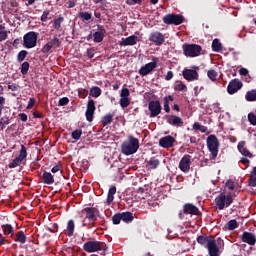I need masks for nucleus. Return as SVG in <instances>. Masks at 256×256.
I'll list each match as a JSON object with an SVG mask.
<instances>
[{
  "label": "nucleus",
  "mask_w": 256,
  "mask_h": 256,
  "mask_svg": "<svg viewBox=\"0 0 256 256\" xmlns=\"http://www.w3.org/2000/svg\"><path fill=\"white\" fill-rule=\"evenodd\" d=\"M211 239L205 237V236H199L197 238V242L200 244V245H206V247H208V244H209V241Z\"/></svg>",
  "instance_id": "obj_41"
},
{
  "label": "nucleus",
  "mask_w": 256,
  "mask_h": 256,
  "mask_svg": "<svg viewBox=\"0 0 256 256\" xmlns=\"http://www.w3.org/2000/svg\"><path fill=\"white\" fill-rule=\"evenodd\" d=\"M37 38L38 35L36 32H28L23 37V45L25 49H33V47H37Z\"/></svg>",
  "instance_id": "obj_4"
},
{
  "label": "nucleus",
  "mask_w": 256,
  "mask_h": 256,
  "mask_svg": "<svg viewBox=\"0 0 256 256\" xmlns=\"http://www.w3.org/2000/svg\"><path fill=\"white\" fill-rule=\"evenodd\" d=\"M237 149H238L239 153H241V155H243L244 157H248L249 159L253 158V154L251 152H249L247 147H245V141L239 142Z\"/></svg>",
  "instance_id": "obj_22"
},
{
  "label": "nucleus",
  "mask_w": 256,
  "mask_h": 256,
  "mask_svg": "<svg viewBox=\"0 0 256 256\" xmlns=\"http://www.w3.org/2000/svg\"><path fill=\"white\" fill-rule=\"evenodd\" d=\"M90 96L91 97H101V88L94 86L90 89Z\"/></svg>",
  "instance_id": "obj_32"
},
{
  "label": "nucleus",
  "mask_w": 256,
  "mask_h": 256,
  "mask_svg": "<svg viewBox=\"0 0 256 256\" xmlns=\"http://www.w3.org/2000/svg\"><path fill=\"white\" fill-rule=\"evenodd\" d=\"M27 159V148L24 145H21V150L19 155L9 164V169H15V167H19L23 161Z\"/></svg>",
  "instance_id": "obj_8"
},
{
  "label": "nucleus",
  "mask_w": 256,
  "mask_h": 256,
  "mask_svg": "<svg viewBox=\"0 0 256 256\" xmlns=\"http://www.w3.org/2000/svg\"><path fill=\"white\" fill-rule=\"evenodd\" d=\"M148 165L150 169H157V167H159V160L152 158L149 160Z\"/></svg>",
  "instance_id": "obj_42"
},
{
  "label": "nucleus",
  "mask_w": 256,
  "mask_h": 256,
  "mask_svg": "<svg viewBox=\"0 0 256 256\" xmlns=\"http://www.w3.org/2000/svg\"><path fill=\"white\" fill-rule=\"evenodd\" d=\"M130 92L127 88H123L120 92V107L122 109H127L131 105V98H129Z\"/></svg>",
  "instance_id": "obj_10"
},
{
  "label": "nucleus",
  "mask_w": 256,
  "mask_h": 256,
  "mask_svg": "<svg viewBox=\"0 0 256 256\" xmlns=\"http://www.w3.org/2000/svg\"><path fill=\"white\" fill-rule=\"evenodd\" d=\"M183 51L186 57H199L201 55V46L197 44H184Z\"/></svg>",
  "instance_id": "obj_5"
},
{
  "label": "nucleus",
  "mask_w": 256,
  "mask_h": 256,
  "mask_svg": "<svg viewBox=\"0 0 256 256\" xmlns=\"http://www.w3.org/2000/svg\"><path fill=\"white\" fill-rule=\"evenodd\" d=\"M179 169L183 173H189V170L191 169V156L189 154L182 157L179 162Z\"/></svg>",
  "instance_id": "obj_13"
},
{
  "label": "nucleus",
  "mask_w": 256,
  "mask_h": 256,
  "mask_svg": "<svg viewBox=\"0 0 256 256\" xmlns=\"http://www.w3.org/2000/svg\"><path fill=\"white\" fill-rule=\"evenodd\" d=\"M63 21H64V18L62 16L55 19L53 24L54 29H57V30L61 29V23H63Z\"/></svg>",
  "instance_id": "obj_43"
},
{
  "label": "nucleus",
  "mask_w": 256,
  "mask_h": 256,
  "mask_svg": "<svg viewBox=\"0 0 256 256\" xmlns=\"http://www.w3.org/2000/svg\"><path fill=\"white\" fill-rule=\"evenodd\" d=\"M81 135H83V130L77 129L72 132V139L75 141H79L81 139Z\"/></svg>",
  "instance_id": "obj_39"
},
{
  "label": "nucleus",
  "mask_w": 256,
  "mask_h": 256,
  "mask_svg": "<svg viewBox=\"0 0 256 256\" xmlns=\"http://www.w3.org/2000/svg\"><path fill=\"white\" fill-rule=\"evenodd\" d=\"M105 37V33L98 31L94 33V41L95 43H101L103 41V38Z\"/></svg>",
  "instance_id": "obj_36"
},
{
  "label": "nucleus",
  "mask_w": 256,
  "mask_h": 256,
  "mask_svg": "<svg viewBox=\"0 0 256 256\" xmlns=\"http://www.w3.org/2000/svg\"><path fill=\"white\" fill-rule=\"evenodd\" d=\"M137 197L140 199H145V197H147V192H145L143 188H139L137 191Z\"/></svg>",
  "instance_id": "obj_54"
},
{
  "label": "nucleus",
  "mask_w": 256,
  "mask_h": 256,
  "mask_svg": "<svg viewBox=\"0 0 256 256\" xmlns=\"http://www.w3.org/2000/svg\"><path fill=\"white\" fill-rule=\"evenodd\" d=\"M53 49V46L48 42L42 48V53H49Z\"/></svg>",
  "instance_id": "obj_55"
},
{
  "label": "nucleus",
  "mask_w": 256,
  "mask_h": 256,
  "mask_svg": "<svg viewBox=\"0 0 256 256\" xmlns=\"http://www.w3.org/2000/svg\"><path fill=\"white\" fill-rule=\"evenodd\" d=\"M239 73H240L241 75H243V76H247V75H249V70H247L246 68H241V69L239 70Z\"/></svg>",
  "instance_id": "obj_64"
},
{
  "label": "nucleus",
  "mask_w": 256,
  "mask_h": 256,
  "mask_svg": "<svg viewBox=\"0 0 256 256\" xmlns=\"http://www.w3.org/2000/svg\"><path fill=\"white\" fill-rule=\"evenodd\" d=\"M194 131H201V133H207V127L201 125L199 122L193 124Z\"/></svg>",
  "instance_id": "obj_35"
},
{
  "label": "nucleus",
  "mask_w": 256,
  "mask_h": 256,
  "mask_svg": "<svg viewBox=\"0 0 256 256\" xmlns=\"http://www.w3.org/2000/svg\"><path fill=\"white\" fill-rule=\"evenodd\" d=\"M167 123L173 127H183V119L176 115L168 116Z\"/></svg>",
  "instance_id": "obj_19"
},
{
  "label": "nucleus",
  "mask_w": 256,
  "mask_h": 256,
  "mask_svg": "<svg viewBox=\"0 0 256 256\" xmlns=\"http://www.w3.org/2000/svg\"><path fill=\"white\" fill-rule=\"evenodd\" d=\"M175 143V138L173 136H165L159 140L160 147H164V149H169Z\"/></svg>",
  "instance_id": "obj_20"
},
{
  "label": "nucleus",
  "mask_w": 256,
  "mask_h": 256,
  "mask_svg": "<svg viewBox=\"0 0 256 256\" xmlns=\"http://www.w3.org/2000/svg\"><path fill=\"white\" fill-rule=\"evenodd\" d=\"M212 109L215 113H219V111H221V107H220V104L219 103H214L212 105Z\"/></svg>",
  "instance_id": "obj_60"
},
{
  "label": "nucleus",
  "mask_w": 256,
  "mask_h": 256,
  "mask_svg": "<svg viewBox=\"0 0 256 256\" xmlns=\"http://www.w3.org/2000/svg\"><path fill=\"white\" fill-rule=\"evenodd\" d=\"M149 41L157 46L163 45L165 43V35L159 31L152 32L149 35Z\"/></svg>",
  "instance_id": "obj_11"
},
{
  "label": "nucleus",
  "mask_w": 256,
  "mask_h": 256,
  "mask_svg": "<svg viewBox=\"0 0 256 256\" xmlns=\"http://www.w3.org/2000/svg\"><path fill=\"white\" fill-rule=\"evenodd\" d=\"M102 123L104 125H111V123H113V114H106L102 119Z\"/></svg>",
  "instance_id": "obj_37"
},
{
  "label": "nucleus",
  "mask_w": 256,
  "mask_h": 256,
  "mask_svg": "<svg viewBox=\"0 0 256 256\" xmlns=\"http://www.w3.org/2000/svg\"><path fill=\"white\" fill-rule=\"evenodd\" d=\"M184 211L186 213H189L190 215H198L199 214V208L193 204H186L184 205Z\"/></svg>",
  "instance_id": "obj_23"
},
{
  "label": "nucleus",
  "mask_w": 256,
  "mask_h": 256,
  "mask_svg": "<svg viewBox=\"0 0 256 256\" xmlns=\"http://www.w3.org/2000/svg\"><path fill=\"white\" fill-rule=\"evenodd\" d=\"M85 211L87 219H89L90 221H95V219H97V209L86 208Z\"/></svg>",
  "instance_id": "obj_24"
},
{
  "label": "nucleus",
  "mask_w": 256,
  "mask_h": 256,
  "mask_svg": "<svg viewBox=\"0 0 256 256\" xmlns=\"http://www.w3.org/2000/svg\"><path fill=\"white\" fill-rule=\"evenodd\" d=\"M27 57V50H21L19 53H18V61H25V58Z\"/></svg>",
  "instance_id": "obj_49"
},
{
  "label": "nucleus",
  "mask_w": 256,
  "mask_h": 256,
  "mask_svg": "<svg viewBox=\"0 0 256 256\" xmlns=\"http://www.w3.org/2000/svg\"><path fill=\"white\" fill-rule=\"evenodd\" d=\"M182 75L186 81H198L199 80V67L194 66L192 69L184 68Z\"/></svg>",
  "instance_id": "obj_7"
},
{
  "label": "nucleus",
  "mask_w": 256,
  "mask_h": 256,
  "mask_svg": "<svg viewBox=\"0 0 256 256\" xmlns=\"http://www.w3.org/2000/svg\"><path fill=\"white\" fill-rule=\"evenodd\" d=\"M65 233L68 237H73V233H75V222L73 220L68 221Z\"/></svg>",
  "instance_id": "obj_25"
},
{
  "label": "nucleus",
  "mask_w": 256,
  "mask_h": 256,
  "mask_svg": "<svg viewBox=\"0 0 256 256\" xmlns=\"http://www.w3.org/2000/svg\"><path fill=\"white\" fill-rule=\"evenodd\" d=\"M7 31H5V27L3 25H0V42L5 41L7 39Z\"/></svg>",
  "instance_id": "obj_44"
},
{
  "label": "nucleus",
  "mask_w": 256,
  "mask_h": 256,
  "mask_svg": "<svg viewBox=\"0 0 256 256\" xmlns=\"http://www.w3.org/2000/svg\"><path fill=\"white\" fill-rule=\"evenodd\" d=\"M137 43H139V37L135 35H131L127 38H122L121 41L119 42V45L121 47H127V46L137 45Z\"/></svg>",
  "instance_id": "obj_16"
},
{
  "label": "nucleus",
  "mask_w": 256,
  "mask_h": 256,
  "mask_svg": "<svg viewBox=\"0 0 256 256\" xmlns=\"http://www.w3.org/2000/svg\"><path fill=\"white\" fill-rule=\"evenodd\" d=\"M207 249L210 256H219V248L215 239H210L208 241Z\"/></svg>",
  "instance_id": "obj_18"
},
{
  "label": "nucleus",
  "mask_w": 256,
  "mask_h": 256,
  "mask_svg": "<svg viewBox=\"0 0 256 256\" xmlns=\"http://www.w3.org/2000/svg\"><path fill=\"white\" fill-rule=\"evenodd\" d=\"M242 241L243 243H247L248 245H255L256 243L255 234L251 232H244L242 235Z\"/></svg>",
  "instance_id": "obj_21"
},
{
  "label": "nucleus",
  "mask_w": 256,
  "mask_h": 256,
  "mask_svg": "<svg viewBox=\"0 0 256 256\" xmlns=\"http://www.w3.org/2000/svg\"><path fill=\"white\" fill-rule=\"evenodd\" d=\"M148 109L150 111V117H157L161 115V103L159 101H150L148 104Z\"/></svg>",
  "instance_id": "obj_15"
},
{
  "label": "nucleus",
  "mask_w": 256,
  "mask_h": 256,
  "mask_svg": "<svg viewBox=\"0 0 256 256\" xmlns=\"http://www.w3.org/2000/svg\"><path fill=\"white\" fill-rule=\"evenodd\" d=\"M21 73H22V75H27V73H29V62H23L22 63Z\"/></svg>",
  "instance_id": "obj_46"
},
{
  "label": "nucleus",
  "mask_w": 256,
  "mask_h": 256,
  "mask_svg": "<svg viewBox=\"0 0 256 256\" xmlns=\"http://www.w3.org/2000/svg\"><path fill=\"white\" fill-rule=\"evenodd\" d=\"M212 49L213 51H216V53H219L223 49V45H221V42H219V39H214L212 42Z\"/></svg>",
  "instance_id": "obj_31"
},
{
  "label": "nucleus",
  "mask_w": 256,
  "mask_h": 256,
  "mask_svg": "<svg viewBox=\"0 0 256 256\" xmlns=\"http://www.w3.org/2000/svg\"><path fill=\"white\" fill-rule=\"evenodd\" d=\"M79 17H81V19H83V21H89V20H91L92 15L89 12H80Z\"/></svg>",
  "instance_id": "obj_48"
},
{
  "label": "nucleus",
  "mask_w": 256,
  "mask_h": 256,
  "mask_svg": "<svg viewBox=\"0 0 256 256\" xmlns=\"http://www.w3.org/2000/svg\"><path fill=\"white\" fill-rule=\"evenodd\" d=\"M85 115L87 121L91 123V121H93V115H95V101L93 99L88 101Z\"/></svg>",
  "instance_id": "obj_17"
},
{
  "label": "nucleus",
  "mask_w": 256,
  "mask_h": 256,
  "mask_svg": "<svg viewBox=\"0 0 256 256\" xmlns=\"http://www.w3.org/2000/svg\"><path fill=\"white\" fill-rule=\"evenodd\" d=\"M136 151H139V139L128 136V140L121 145V152L123 155H135Z\"/></svg>",
  "instance_id": "obj_1"
},
{
  "label": "nucleus",
  "mask_w": 256,
  "mask_h": 256,
  "mask_svg": "<svg viewBox=\"0 0 256 256\" xmlns=\"http://www.w3.org/2000/svg\"><path fill=\"white\" fill-rule=\"evenodd\" d=\"M206 145L211 153L212 159H217V155H219V139H217V136H208L206 140Z\"/></svg>",
  "instance_id": "obj_2"
},
{
  "label": "nucleus",
  "mask_w": 256,
  "mask_h": 256,
  "mask_svg": "<svg viewBox=\"0 0 256 256\" xmlns=\"http://www.w3.org/2000/svg\"><path fill=\"white\" fill-rule=\"evenodd\" d=\"M52 47H59L61 45V41H59V38L54 37L52 40L48 42Z\"/></svg>",
  "instance_id": "obj_50"
},
{
  "label": "nucleus",
  "mask_w": 256,
  "mask_h": 256,
  "mask_svg": "<svg viewBox=\"0 0 256 256\" xmlns=\"http://www.w3.org/2000/svg\"><path fill=\"white\" fill-rule=\"evenodd\" d=\"M225 187L230 191H233L235 189V182L229 179L228 181H226Z\"/></svg>",
  "instance_id": "obj_51"
},
{
  "label": "nucleus",
  "mask_w": 256,
  "mask_h": 256,
  "mask_svg": "<svg viewBox=\"0 0 256 256\" xmlns=\"http://www.w3.org/2000/svg\"><path fill=\"white\" fill-rule=\"evenodd\" d=\"M174 90L175 91H187V85L183 83L182 81H176L174 84Z\"/></svg>",
  "instance_id": "obj_29"
},
{
  "label": "nucleus",
  "mask_w": 256,
  "mask_h": 256,
  "mask_svg": "<svg viewBox=\"0 0 256 256\" xmlns=\"http://www.w3.org/2000/svg\"><path fill=\"white\" fill-rule=\"evenodd\" d=\"M246 101H256V90L248 91L245 95Z\"/></svg>",
  "instance_id": "obj_34"
},
{
  "label": "nucleus",
  "mask_w": 256,
  "mask_h": 256,
  "mask_svg": "<svg viewBox=\"0 0 256 256\" xmlns=\"http://www.w3.org/2000/svg\"><path fill=\"white\" fill-rule=\"evenodd\" d=\"M34 105H35V98H30L26 106V109H33Z\"/></svg>",
  "instance_id": "obj_59"
},
{
  "label": "nucleus",
  "mask_w": 256,
  "mask_h": 256,
  "mask_svg": "<svg viewBox=\"0 0 256 256\" xmlns=\"http://www.w3.org/2000/svg\"><path fill=\"white\" fill-rule=\"evenodd\" d=\"M207 75H208V78L211 81H217V75H218L217 71H215V70H208Z\"/></svg>",
  "instance_id": "obj_45"
},
{
  "label": "nucleus",
  "mask_w": 256,
  "mask_h": 256,
  "mask_svg": "<svg viewBox=\"0 0 256 256\" xmlns=\"http://www.w3.org/2000/svg\"><path fill=\"white\" fill-rule=\"evenodd\" d=\"M48 17H49V10H46L43 12V14L41 16V21H43V22L47 21Z\"/></svg>",
  "instance_id": "obj_61"
},
{
  "label": "nucleus",
  "mask_w": 256,
  "mask_h": 256,
  "mask_svg": "<svg viewBox=\"0 0 256 256\" xmlns=\"http://www.w3.org/2000/svg\"><path fill=\"white\" fill-rule=\"evenodd\" d=\"M83 249L87 253H97V251H103L105 246L103 245V242L100 241H88L84 243Z\"/></svg>",
  "instance_id": "obj_6"
},
{
  "label": "nucleus",
  "mask_w": 256,
  "mask_h": 256,
  "mask_svg": "<svg viewBox=\"0 0 256 256\" xmlns=\"http://www.w3.org/2000/svg\"><path fill=\"white\" fill-rule=\"evenodd\" d=\"M43 180L44 183H46V185H53V183H55V179L53 178L50 172L43 173Z\"/></svg>",
  "instance_id": "obj_26"
},
{
  "label": "nucleus",
  "mask_w": 256,
  "mask_h": 256,
  "mask_svg": "<svg viewBox=\"0 0 256 256\" xmlns=\"http://www.w3.org/2000/svg\"><path fill=\"white\" fill-rule=\"evenodd\" d=\"M9 121H11V118H9L8 116H3L0 119V129H1V131H3V129H5V127H7V125H9Z\"/></svg>",
  "instance_id": "obj_33"
},
{
  "label": "nucleus",
  "mask_w": 256,
  "mask_h": 256,
  "mask_svg": "<svg viewBox=\"0 0 256 256\" xmlns=\"http://www.w3.org/2000/svg\"><path fill=\"white\" fill-rule=\"evenodd\" d=\"M248 121L253 126H256V115L254 113H249L248 114Z\"/></svg>",
  "instance_id": "obj_53"
},
{
  "label": "nucleus",
  "mask_w": 256,
  "mask_h": 256,
  "mask_svg": "<svg viewBox=\"0 0 256 256\" xmlns=\"http://www.w3.org/2000/svg\"><path fill=\"white\" fill-rule=\"evenodd\" d=\"M143 0H127V5H141Z\"/></svg>",
  "instance_id": "obj_58"
},
{
  "label": "nucleus",
  "mask_w": 256,
  "mask_h": 256,
  "mask_svg": "<svg viewBox=\"0 0 256 256\" xmlns=\"http://www.w3.org/2000/svg\"><path fill=\"white\" fill-rule=\"evenodd\" d=\"M156 67L157 58H153L152 62H149L140 68L139 74L142 75V77H145L146 75H149V73H151V71H153Z\"/></svg>",
  "instance_id": "obj_14"
},
{
  "label": "nucleus",
  "mask_w": 256,
  "mask_h": 256,
  "mask_svg": "<svg viewBox=\"0 0 256 256\" xmlns=\"http://www.w3.org/2000/svg\"><path fill=\"white\" fill-rule=\"evenodd\" d=\"M237 227V220L233 219L230 220L227 224H226V228L229 231H235V228Z\"/></svg>",
  "instance_id": "obj_40"
},
{
  "label": "nucleus",
  "mask_w": 256,
  "mask_h": 256,
  "mask_svg": "<svg viewBox=\"0 0 256 256\" xmlns=\"http://www.w3.org/2000/svg\"><path fill=\"white\" fill-rule=\"evenodd\" d=\"M163 22L166 25H181L183 23V16L179 14H168L164 16Z\"/></svg>",
  "instance_id": "obj_9"
},
{
  "label": "nucleus",
  "mask_w": 256,
  "mask_h": 256,
  "mask_svg": "<svg viewBox=\"0 0 256 256\" xmlns=\"http://www.w3.org/2000/svg\"><path fill=\"white\" fill-rule=\"evenodd\" d=\"M8 89L10 91H19V85L15 84V83H10L8 85Z\"/></svg>",
  "instance_id": "obj_57"
},
{
  "label": "nucleus",
  "mask_w": 256,
  "mask_h": 256,
  "mask_svg": "<svg viewBox=\"0 0 256 256\" xmlns=\"http://www.w3.org/2000/svg\"><path fill=\"white\" fill-rule=\"evenodd\" d=\"M250 185L256 187V166L251 171Z\"/></svg>",
  "instance_id": "obj_38"
},
{
  "label": "nucleus",
  "mask_w": 256,
  "mask_h": 256,
  "mask_svg": "<svg viewBox=\"0 0 256 256\" xmlns=\"http://www.w3.org/2000/svg\"><path fill=\"white\" fill-rule=\"evenodd\" d=\"M165 79L166 81H171V79H173V71H168Z\"/></svg>",
  "instance_id": "obj_63"
},
{
  "label": "nucleus",
  "mask_w": 256,
  "mask_h": 256,
  "mask_svg": "<svg viewBox=\"0 0 256 256\" xmlns=\"http://www.w3.org/2000/svg\"><path fill=\"white\" fill-rule=\"evenodd\" d=\"M121 217L124 223H131V221H133V213L131 212H124L121 214Z\"/></svg>",
  "instance_id": "obj_30"
},
{
  "label": "nucleus",
  "mask_w": 256,
  "mask_h": 256,
  "mask_svg": "<svg viewBox=\"0 0 256 256\" xmlns=\"http://www.w3.org/2000/svg\"><path fill=\"white\" fill-rule=\"evenodd\" d=\"M2 229L5 235H11L13 233V227L9 224L2 226Z\"/></svg>",
  "instance_id": "obj_47"
},
{
  "label": "nucleus",
  "mask_w": 256,
  "mask_h": 256,
  "mask_svg": "<svg viewBox=\"0 0 256 256\" xmlns=\"http://www.w3.org/2000/svg\"><path fill=\"white\" fill-rule=\"evenodd\" d=\"M231 203H233V196L231 195H225L224 193H221L215 198L216 207L220 211H223L225 207L231 206Z\"/></svg>",
  "instance_id": "obj_3"
},
{
  "label": "nucleus",
  "mask_w": 256,
  "mask_h": 256,
  "mask_svg": "<svg viewBox=\"0 0 256 256\" xmlns=\"http://www.w3.org/2000/svg\"><path fill=\"white\" fill-rule=\"evenodd\" d=\"M112 221H113L114 225H119V223H121V221H122V216H121V214H115V215L112 217Z\"/></svg>",
  "instance_id": "obj_52"
},
{
  "label": "nucleus",
  "mask_w": 256,
  "mask_h": 256,
  "mask_svg": "<svg viewBox=\"0 0 256 256\" xmlns=\"http://www.w3.org/2000/svg\"><path fill=\"white\" fill-rule=\"evenodd\" d=\"M68 103H69V98L63 97V98H61V99L59 100L58 105H59L60 107H63V106H65V105H67Z\"/></svg>",
  "instance_id": "obj_56"
},
{
  "label": "nucleus",
  "mask_w": 256,
  "mask_h": 256,
  "mask_svg": "<svg viewBox=\"0 0 256 256\" xmlns=\"http://www.w3.org/2000/svg\"><path fill=\"white\" fill-rule=\"evenodd\" d=\"M243 87V82L239 79H233L229 82L228 87H227V92L229 95H235L239 89Z\"/></svg>",
  "instance_id": "obj_12"
},
{
  "label": "nucleus",
  "mask_w": 256,
  "mask_h": 256,
  "mask_svg": "<svg viewBox=\"0 0 256 256\" xmlns=\"http://www.w3.org/2000/svg\"><path fill=\"white\" fill-rule=\"evenodd\" d=\"M173 96L169 95L164 97V103H167L169 105V103L173 102Z\"/></svg>",
  "instance_id": "obj_62"
},
{
  "label": "nucleus",
  "mask_w": 256,
  "mask_h": 256,
  "mask_svg": "<svg viewBox=\"0 0 256 256\" xmlns=\"http://www.w3.org/2000/svg\"><path fill=\"white\" fill-rule=\"evenodd\" d=\"M16 241L17 243L24 244L27 242V236L25 235V232L19 231L16 233Z\"/></svg>",
  "instance_id": "obj_28"
},
{
  "label": "nucleus",
  "mask_w": 256,
  "mask_h": 256,
  "mask_svg": "<svg viewBox=\"0 0 256 256\" xmlns=\"http://www.w3.org/2000/svg\"><path fill=\"white\" fill-rule=\"evenodd\" d=\"M115 193H117V188L115 186L110 187L108 191L107 196V203H113V200L115 199Z\"/></svg>",
  "instance_id": "obj_27"
}]
</instances>
